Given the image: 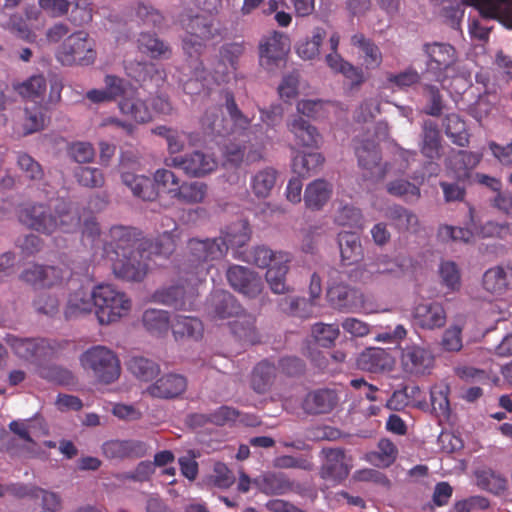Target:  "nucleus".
Returning a JSON list of instances; mask_svg holds the SVG:
<instances>
[{
	"instance_id": "de8ad7c7",
	"label": "nucleus",
	"mask_w": 512,
	"mask_h": 512,
	"mask_svg": "<svg viewBox=\"0 0 512 512\" xmlns=\"http://www.w3.org/2000/svg\"><path fill=\"white\" fill-rule=\"evenodd\" d=\"M225 109L230 118L229 127L232 134H243L251 126V119L247 117L238 107L234 94L230 91L225 92Z\"/></svg>"
},
{
	"instance_id": "4be33fe9",
	"label": "nucleus",
	"mask_w": 512,
	"mask_h": 512,
	"mask_svg": "<svg viewBox=\"0 0 512 512\" xmlns=\"http://www.w3.org/2000/svg\"><path fill=\"white\" fill-rule=\"evenodd\" d=\"M482 285L487 292L501 296L512 290V266L498 265L485 271Z\"/></svg>"
},
{
	"instance_id": "3c124183",
	"label": "nucleus",
	"mask_w": 512,
	"mask_h": 512,
	"mask_svg": "<svg viewBox=\"0 0 512 512\" xmlns=\"http://www.w3.org/2000/svg\"><path fill=\"white\" fill-rule=\"evenodd\" d=\"M126 74L139 83L163 81L164 71L151 62H131L125 66Z\"/></svg>"
},
{
	"instance_id": "f3484780",
	"label": "nucleus",
	"mask_w": 512,
	"mask_h": 512,
	"mask_svg": "<svg viewBox=\"0 0 512 512\" xmlns=\"http://www.w3.org/2000/svg\"><path fill=\"white\" fill-rule=\"evenodd\" d=\"M327 299L333 308L345 312H352L364 306L363 293L343 283L331 286L327 291Z\"/></svg>"
},
{
	"instance_id": "13d9d810",
	"label": "nucleus",
	"mask_w": 512,
	"mask_h": 512,
	"mask_svg": "<svg viewBox=\"0 0 512 512\" xmlns=\"http://www.w3.org/2000/svg\"><path fill=\"white\" fill-rule=\"evenodd\" d=\"M142 322L145 328L152 334L160 335L166 333L170 327L167 311L158 309H147L143 313Z\"/></svg>"
},
{
	"instance_id": "423d86ee",
	"label": "nucleus",
	"mask_w": 512,
	"mask_h": 512,
	"mask_svg": "<svg viewBox=\"0 0 512 512\" xmlns=\"http://www.w3.org/2000/svg\"><path fill=\"white\" fill-rule=\"evenodd\" d=\"M188 36L183 40V50L189 57L199 55L204 42L215 37L217 29L214 27V20L210 16L195 15L184 23Z\"/></svg>"
},
{
	"instance_id": "dca6fc26",
	"label": "nucleus",
	"mask_w": 512,
	"mask_h": 512,
	"mask_svg": "<svg viewBox=\"0 0 512 512\" xmlns=\"http://www.w3.org/2000/svg\"><path fill=\"white\" fill-rule=\"evenodd\" d=\"M322 454L325 456V462L320 469L321 478L334 483L345 480L351 468L345 451L340 448H329L323 449Z\"/></svg>"
},
{
	"instance_id": "aec40b11",
	"label": "nucleus",
	"mask_w": 512,
	"mask_h": 512,
	"mask_svg": "<svg viewBox=\"0 0 512 512\" xmlns=\"http://www.w3.org/2000/svg\"><path fill=\"white\" fill-rule=\"evenodd\" d=\"M287 129L294 135L297 145L307 148H319L322 136L318 129L300 115L287 120Z\"/></svg>"
},
{
	"instance_id": "09e8293b",
	"label": "nucleus",
	"mask_w": 512,
	"mask_h": 512,
	"mask_svg": "<svg viewBox=\"0 0 512 512\" xmlns=\"http://www.w3.org/2000/svg\"><path fill=\"white\" fill-rule=\"evenodd\" d=\"M128 371L138 380L149 382L157 377L160 373V366L155 361L143 357L133 356L127 363Z\"/></svg>"
},
{
	"instance_id": "72a5a7b5",
	"label": "nucleus",
	"mask_w": 512,
	"mask_h": 512,
	"mask_svg": "<svg viewBox=\"0 0 512 512\" xmlns=\"http://www.w3.org/2000/svg\"><path fill=\"white\" fill-rule=\"evenodd\" d=\"M171 198L184 204L202 203L207 194V185L203 182L192 181L179 183L177 187L168 189Z\"/></svg>"
},
{
	"instance_id": "a18cd8bd",
	"label": "nucleus",
	"mask_w": 512,
	"mask_h": 512,
	"mask_svg": "<svg viewBox=\"0 0 512 512\" xmlns=\"http://www.w3.org/2000/svg\"><path fill=\"white\" fill-rule=\"evenodd\" d=\"M341 260L344 265H352L362 258V246L359 236L353 232L343 231L338 234Z\"/></svg>"
},
{
	"instance_id": "a878e982",
	"label": "nucleus",
	"mask_w": 512,
	"mask_h": 512,
	"mask_svg": "<svg viewBox=\"0 0 512 512\" xmlns=\"http://www.w3.org/2000/svg\"><path fill=\"white\" fill-rule=\"evenodd\" d=\"M481 160L478 153L465 150H452L447 159L446 167L451 171L455 178L465 179L469 177V173L474 169Z\"/></svg>"
},
{
	"instance_id": "cd10ccee",
	"label": "nucleus",
	"mask_w": 512,
	"mask_h": 512,
	"mask_svg": "<svg viewBox=\"0 0 512 512\" xmlns=\"http://www.w3.org/2000/svg\"><path fill=\"white\" fill-rule=\"evenodd\" d=\"M118 108L123 115L132 118L138 123H146L152 119L150 109L139 96L136 88L128 91V95L119 100Z\"/></svg>"
},
{
	"instance_id": "f704fd0d",
	"label": "nucleus",
	"mask_w": 512,
	"mask_h": 512,
	"mask_svg": "<svg viewBox=\"0 0 512 512\" xmlns=\"http://www.w3.org/2000/svg\"><path fill=\"white\" fill-rule=\"evenodd\" d=\"M351 45L361 53L366 69H377L381 66L383 56L380 48L370 38L362 33H356L351 37Z\"/></svg>"
},
{
	"instance_id": "393cba45",
	"label": "nucleus",
	"mask_w": 512,
	"mask_h": 512,
	"mask_svg": "<svg viewBox=\"0 0 512 512\" xmlns=\"http://www.w3.org/2000/svg\"><path fill=\"white\" fill-rule=\"evenodd\" d=\"M121 179L123 184L131 190L132 194L143 201H154L159 196L155 183L148 176L122 170Z\"/></svg>"
},
{
	"instance_id": "e433bc0d",
	"label": "nucleus",
	"mask_w": 512,
	"mask_h": 512,
	"mask_svg": "<svg viewBox=\"0 0 512 512\" xmlns=\"http://www.w3.org/2000/svg\"><path fill=\"white\" fill-rule=\"evenodd\" d=\"M277 368L268 360L260 361L252 370L250 386L257 394L270 391L276 379Z\"/></svg>"
},
{
	"instance_id": "6ab92c4d",
	"label": "nucleus",
	"mask_w": 512,
	"mask_h": 512,
	"mask_svg": "<svg viewBox=\"0 0 512 512\" xmlns=\"http://www.w3.org/2000/svg\"><path fill=\"white\" fill-rule=\"evenodd\" d=\"M339 400V394L335 389H316L305 396L302 408L308 414H326L330 413L338 405Z\"/></svg>"
},
{
	"instance_id": "680f3d73",
	"label": "nucleus",
	"mask_w": 512,
	"mask_h": 512,
	"mask_svg": "<svg viewBox=\"0 0 512 512\" xmlns=\"http://www.w3.org/2000/svg\"><path fill=\"white\" fill-rule=\"evenodd\" d=\"M281 253L285 252L273 251L270 248L261 245L254 247L244 260L256 265L259 268L269 269L273 264L278 263V256Z\"/></svg>"
},
{
	"instance_id": "c756f323",
	"label": "nucleus",
	"mask_w": 512,
	"mask_h": 512,
	"mask_svg": "<svg viewBox=\"0 0 512 512\" xmlns=\"http://www.w3.org/2000/svg\"><path fill=\"white\" fill-rule=\"evenodd\" d=\"M393 357L383 348L370 347L364 350L357 359V365L362 370L380 372L392 367Z\"/></svg>"
},
{
	"instance_id": "f03ea898",
	"label": "nucleus",
	"mask_w": 512,
	"mask_h": 512,
	"mask_svg": "<svg viewBox=\"0 0 512 512\" xmlns=\"http://www.w3.org/2000/svg\"><path fill=\"white\" fill-rule=\"evenodd\" d=\"M226 253L225 243L217 238H191L187 243L188 264L183 268V272L191 278L193 285H199L208 273V264L222 259Z\"/></svg>"
},
{
	"instance_id": "c85d7f7f",
	"label": "nucleus",
	"mask_w": 512,
	"mask_h": 512,
	"mask_svg": "<svg viewBox=\"0 0 512 512\" xmlns=\"http://www.w3.org/2000/svg\"><path fill=\"white\" fill-rule=\"evenodd\" d=\"M103 454L108 459H125L141 457L145 453L143 442L134 440H110L102 446Z\"/></svg>"
},
{
	"instance_id": "37998d69",
	"label": "nucleus",
	"mask_w": 512,
	"mask_h": 512,
	"mask_svg": "<svg viewBox=\"0 0 512 512\" xmlns=\"http://www.w3.org/2000/svg\"><path fill=\"white\" fill-rule=\"evenodd\" d=\"M94 305L93 291L80 288L70 294L64 314L66 319L78 318L91 313Z\"/></svg>"
},
{
	"instance_id": "8fccbe9b",
	"label": "nucleus",
	"mask_w": 512,
	"mask_h": 512,
	"mask_svg": "<svg viewBox=\"0 0 512 512\" xmlns=\"http://www.w3.org/2000/svg\"><path fill=\"white\" fill-rule=\"evenodd\" d=\"M277 181V171L272 167H266L255 173L250 181L253 194L259 198H267Z\"/></svg>"
},
{
	"instance_id": "bb28decb",
	"label": "nucleus",
	"mask_w": 512,
	"mask_h": 512,
	"mask_svg": "<svg viewBox=\"0 0 512 512\" xmlns=\"http://www.w3.org/2000/svg\"><path fill=\"white\" fill-rule=\"evenodd\" d=\"M253 484L265 495H284L293 490V482L281 472L264 473Z\"/></svg>"
},
{
	"instance_id": "bf43d9fd",
	"label": "nucleus",
	"mask_w": 512,
	"mask_h": 512,
	"mask_svg": "<svg viewBox=\"0 0 512 512\" xmlns=\"http://www.w3.org/2000/svg\"><path fill=\"white\" fill-rule=\"evenodd\" d=\"M326 37V31L316 27L311 38H307L297 45V54L304 60H312L320 53V46Z\"/></svg>"
},
{
	"instance_id": "5fc2aeb1",
	"label": "nucleus",
	"mask_w": 512,
	"mask_h": 512,
	"mask_svg": "<svg viewBox=\"0 0 512 512\" xmlns=\"http://www.w3.org/2000/svg\"><path fill=\"white\" fill-rule=\"evenodd\" d=\"M398 455L396 445L389 439H380L377 445V450L372 451L367 455L370 463L377 467H389L392 465Z\"/></svg>"
},
{
	"instance_id": "4c0bfd02",
	"label": "nucleus",
	"mask_w": 512,
	"mask_h": 512,
	"mask_svg": "<svg viewBox=\"0 0 512 512\" xmlns=\"http://www.w3.org/2000/svg\"><path fill=\"white\" fill-rule=\"evenodd\" d=\"M290 261L291 255L289 253H281L278 256V263L273 264L266 272V281L271 291L275 294H284L290 291L285 283L286 274L289 270L288 263Z\"/></svg>"
},
{
	"instance_id": "4d7b16f0",
	"label": "nucleus",
	"mask_w": 512,
	"mask_h": 512,
	"mask_svg": "<svg viewBox=\"0 0 512 512\" xmlns=\"http://www.w3.org/2000/svg\"><path fill=\"white\" fill-rule=\"evenodd\" d=\"M178 238L179 232L177 229L163 232L154 242L146 246L148 255L156 254L168 257L175 251Z\"/></svg>"
},
{
	"instance_id": "a19ab883",
	"label": "nucleus",
	"mask_w": 512,
	"mask_h": 512,
	"mask_svg": "<svg viewBox=\"0 0 512 512\" xmlns=\"http://www.w3.org/2000/svg\"><path fill=\"white\" fill-rule=\"evenodd\" d=\"M251 238V228L247 220H238L228 225L217 239L225 243L229 248H240L245 246Z\"/></svg>"
},
{
	"instance_id": "052dcab7",
	"label": "nucleus",
	"mask_w": 512,
	"mask_h": 512,
	"mask_svg": "<svg viewBox=\"0 0 512 512\" xmlns=\"http://www.w3.org/2000/svg\"><path fill=\"white\" fill-rule=\"evenodd\" d=\"M16 162L23 176L29 181H40L44 177L41 164L25 152H17Z\"/></svg>"
},
{
	"instance_id": "ea45409f",
	"label": "nucleus",
	"mask_w": 512,
	"mask_h": 512,
	"mask_svg": "<svg viewBox=\"0 0 512 512\" xmlns=\"http://www.w3.org/2000/svg\"><path fill=\"white\" fill-rule=\"evenodd\" d=\"M13 89L23 99L39 103L46 93L47 81L43 74H36L22 82L14 83Z\"/></svg>"
},
{
	"instance_id": "58836bf2",
	"label": "nucleus",
	"mask_w": 512,
	"mask_h": 512,
	"mask_svg": "<svg viewBox=\"0 0 512 512\" xmlns=\"http://www.w3.org/2000/svg\"><path fill=\"white\" fill-rule=\"evenodd\" d=\"M213 313L216 318L226 319L238 316L243 309L235 297L224 290L215 291L210 299Z\"/></svg>"
},
{
	"instance_id": "f8f14e48",
	"label": "nucleus",
	"mask_w": 512,
	"mask_h": 512,
	"mask_svg": "<svg viewBox=\"0 0 512 512\" xmlns=\"http://www.w3.org/2000/svg\"><path fill=\"white\" fill-rule=\"evenodd\" d=\"M290 48L288 37L279 31L265 35L259 44L260 63L271 70L285 59Z\"/></svg>"
},
{
	"instance_id": "2eb2a0df",
	"label": "nucleus",
	"mask_w": 512,
	"mask_h": 512,
	"mask_svg": "<svg viewBox=\"0 0 512 512\" xmlns=\"http://www.w3.org/2000/svg\"><path fill=\"white\" fill-rule=\"evenodd\" d=\"M8 344L13 352L21 359L31 363H38L48 357L52 348L45 339L41 338H8Z\"/></svg>"
},
{
	"instance_id": "6e6d98bb",
	"label": "nucleus",
	"mask_w": 512,
	"mask_h": 512,
	"mask_svg": "<svg viewBox=\"0 0 512 512\" xmlns=\"http://www.w3.org/2000/svg\"><path fill=\"white\" fill-rule=\"evenodd\" d=\"M359 165L368 170L378 166L381 160L378 144L373 140L362 141L355 147Z\"/></svg>"
},
{
	"instance_id": "ddd939ff",
	"label": "nucleus",
	"mask_w": 512,
	"mask_h": 512,
	"mask_svg": "<svg viewBox=\"0 0 512 512\" xmlns=\"http://www.w3.org/2000/svg\"><path fill=\"white\" fill-rule=\"evenodd\" d=\"M230 286L248 298H256L264 288L261 276L253 270L240 265H232L226 272Z\"/></svg>"
},
{
	"instance_id": "0e129e2a",
	"label": "nucleus",
	"mask_w": 512,
	"mask_h": 512,
	"mask_svg": "<svg viewBox=\"0 0 512 512\" xmlns=\"http://www.w3.org/2000/svg\"><path fill=\"white\" fill-rule=\"evenodd\" d=\"M388 217L400 231H408L418 225V217L402 206L391 207L388 212Z\"/></svg>"
},
{
	"instance_id": "9d476101",
	"label": "nucleus",
	"mask_w": 512,
	"mask_h": 512,
	"mask_svg": "<svg viewBox=\"0 0 512 512\" xmlns=\"http://www.w3.org/2000/svg\"><path fill=\"white\" fill-rule=\"evenodd\" d=\"M434 355L430 349L415 343L407 344L401 348L400 365L408 375H425L434 365Z\"/></svg>"
},
{
	"instance_id": "5701e85b",
	"label": "nucleus",
	"mask_w": 512,
	"mask_h": 512,
	"mask_svg": "<svg viewBox=\"0 0 512 512\" xmlns=\"http://www.w3.org/2000/svg\"><path fill=\"white\" fill-rule=\"evenodd\" d=\"M467 5L474 6L483 18L497 19L511 24L512 0H462Z\"/></svg>"
},
{
	"instance_id": "412c9836",
	"label": "nucleus",
	"mask_w": 512,
	"mask_h": 512,
	"mask_svg": "<svg viewBox=\"0 0 512 512\" xmlns=\"http://www.w3.org/2000/svg\"><path fill=\"white\" fill-rule=\"evenodd\" d=\"M244 53V45L238 42L226 43L219 51V61L214 70L217 83L226 82L230 73L237 69L238 60Z\"/></svg>"
},
{
	"instance_id": "e2e57ef3",
	"label": "nucleus",
	"mask_w": 512,
	"mask_h": 512,
	"mask_svg": "<svg viewBox=\"0 0 512 512\" xmlns=\"http://www.w3.org/2000/svg\"><path fill=\"white\" fill-rule=\"evenodd\" d=\"M34 104L31 108H25V121L23 124L25 135L38 132L45 126V107L40 102Z\"/></svg>"
},
{
	"instance_id": "4468645a",
	"label": "nucleus",
	"mask_w": 512,
	"mask_h": 512,
	"mask_svg": "<svg viewBox=\"0 0 512 512\" xmlns=\"http://www.w3.org/2000/svg\"><path fill=\"white\" fill-rule=\"evenodd\" d=\"M167 166L177 167L191 177H201L212 172L217 162L209 155L194 151L184 156H176L165 161Z\"/></svg>"
},
{
	"instance_id": "7c9ffc66",
	"label": "nucleus",
	"mask_w": 512,
	"mask_h": 512,
	"mask_svg": "<svg viewBox=\"0 0 512 512\" xmlns=\"http://www.w3.org/2000/svg\"><path fill=\"white\" fill-rule=\"evenodd\" d=\"M476 485L493 495H502L508 489V480L490 467H479L473 472Z\"/></svg>"
},
{
	"instance_id": "603ef678",
	"label": "nucleus",
	"mask_w": 512,
	"mask_h": 512,
	"mask_svg": "<svg viewBox=\"0 0 512 512\" xmlns=\"http://www.w3.org/2000/svg\"><path fill=\"white\" fill-rule=\"evenodd\" d=\"M445 134L451 141L460 147L469 144V133L465 121L457 114L451 113L446 115L443 120Z\"/></svg>"
},
{
	"instance_id": "864d4df0",
	"label": "nucleus",
	"mask_w": 512,
	"mask_h": 512,
	"mask_svg": "<svg viewBox=\"0 0 512 512\" xmlns=\"http://www.w3.org/2000/svg\"><path fill=\"white\" fill-rule=\"evenodd\" d=\"M229 327L232 334L239 340L250 344L258 342L255 329V319L253 316L244 313V311L236 316L233 321L229 322Z\"/></svg>"
},
{
	"instance_id": "c9c22d12",
	"label": "nucleus",
	"mask_w": 512,
	"mask_h": 512,
	"mask_svg": "<svg viewBox=\"0 0 512 512\" xmlns=\"http://www.w3.org/2000/svg\"><path fill=\"white\" fill-rule=\"evenodd\" d=\"M332 185L324 179H316L307 185L304 192L305 206L313 211L321 210L332 195Z\"/></svg>"
},
{
	"instance_id": "0eeeda50",
	"label": "nucleus",
	"mask_w": 512,
	"mask_h": 512,
	"mask_svg": "<svg viewBox=\"0 0 512 512\" xmlns=\"http://www.w3.org/2000/svg\"><path fill=\"white\" fill-rule=\"evenodd\" d=\"M424 51L428 56L426 72L434 81L442 83L457 62L456 49L449 43L434 42L425 44Z\"/></svg>"
},
{
	"instance_id": "a211bd4d",
	"label": "nucleus",
	"mask_w": 512,
	"mask_h": 512,
	"mask_svg": "<svg viewBox=\"0 0 512 512\" xmlns=\"http://www.w3.org/2000/svg\"><path fill=\"white\" fill-rule=\"evenodd\" d=\"M187 389V379L177 373H167L150 384L145 393L152 398L171 400L182 395Z\"/></svg>"
},
{
	"instance_id": "79ce46f5",
	"label": "nucleus",
	"mask_w": 512,
	"mask_h": 512,
	"mask_svg": "<svg viewBox=\"0 0 512 512\" xmlns=\"http://www.w3.org/2000/svg\"><path fill=\"white\" fill-rule=\"evenodd\" d=\"M137 44L138 49L152 59H169L172 56V49L169 44L160 39L155 33H140Z\"/></svg>"
},
{
	"instance_id": "20e7f679",
	"label": "nucleus",
	"mask_w": 512,
	"mask_h": 512,
	"mask_svg": "<svg viewBox=\"0 0 512 512\" xmlns=\"http://www.w3.org/2000/svg\"><path fill=\"white\" fill-rule=\"evenodd\" d=\"M96 44L85 31L68 35L56 51V59L63 66H90L97 58Z\"/></svg>"
},
{
	"instance_id": "338daca9",
	"label": "nucleus",
	"mask_w": 512,
	"mask_h": 512,
	"mask_svg": "<svg viewBox=\"0 0 512 512\" xmlns=\"http://www.w3.org/2000/svg\"><path fill=\"white\" fill-rule=\"evenodd\" d=\"M279 307L282 312L300 318L309 317L312 309V303L305 298L285 297L280 300Z\"/></svg>"
},
{
	"instance_id": "9b49d317",
	"label": "nucleus",
	"mask_w": 512,
	"mask_h": 512,
	"mask_svg": "<svg viewBox=\"0 0 512 512\" xmlns=\"http://www.w3.org/2000/svg\"><path fill=\"white\" fill-rule=\"evenodd\" d=\"M185 285H174L158 290L154 293L155 302L172 306L175 309H190L197 296V286L193 285L191 278L184 274L182 277Z\"/></svg>"
},
{
	"instance_id": "2f4dec72",
	"label": "nucleus",
	"mask_w": 512,
	"mask_h": 512,
	"mask_svg": "<svg viewBox=\"0 0 512 512\" xmlns=\"http://www.w3.org/2000/svg\"><path fill=\"white\" fill-rule=\"evenodd\" d=\"M420 151L424 157L435 160L441 157V135L438 124L430 119L422 125Z\"/></svg>"
},
{
	"instance_id": "c03bdc74",
	"label": "nucleus",
	"mask_w": 512,
	"mask_h": 512,
	"mask_svg": "<svg viewBox=\"0 0 512 512\" xmlns=\"http://www.w3.org/2000/svg\"><path fill=\"white\" fill-rule=\"evenodd\" d=\"M171 329L176 340L199 339L203 334V324L191 316L177 315L171 323Z\"/></svg>"
},
{
	"instance_id": "49530a36",
	"label": "nucleus",
	"mask_w": 512,
	"mask_h": 512,
	"mask_svg": "<svg viewBox=\"0 0 512 512\" xmlns=\"http://www.w3.org/2000/svg\"><path fill=\"white\" fill-rule=\"evenodd\" d=\"M325 158L319 152L297 153L293 158L292 169L299 177L307 178L317 173Z\"/></svg>"
},
{
	"instance_id": "473e14b6",
	"label": "nucleus",
	"mask_w": 512,
	"mask_h": 512,
	"mask_svg": "<svg viewBox=\"0 0 512 512\" xmlns=\"http://www.w3.org/2000/svg\"><path fill=\"white\" fill-rule=\"evenodd\" d=\"M200 125L203 132L209 136H228L231 129L229 121L223 116L221 107L211 106L207 108L200 119Z\"/></svg>"
},
{
	"instance_id": "774afa93",
	"label": "nucleus",
	"mask_w": 512,
	"mask_h": 512,
	"mask_svg": "<svg viewBox=\"0 0 512 512\" xmlns=\"http://www.w3.org/2000/svg\"><path fill=\"white\" fill-rule=\"evenodd\" d=\"M335 222L340 226L362 229L363 215L359 208L352 205H344L337 211Z\"/></svg>"
},
{
	"instance_id": "7ed1b4c3",
	"label": "nucleus",
	"mask_w": 512,
	"mask_h": 512,
	"mask_svg": "<svg viewBox=\"0 0 512 512\" xmlns=\"http://www.w3.org/2000/svg\"><path fill=\"white\" fill-rule=\"evenodd\" d=\"M95 314L100 324L119 321L131 310V300L110 284H100L93 290Z\"/></svg>"
},
{
	"instance_id": "f257e3e1",
	"label": "nucleus",
	"mask_w": 512,
	"mask_h": 512,
	"mask_svg": "<svg viewBox=\"0 0 512 512\" xmlns=\"http://www.w3.org/2000/svg\"><path fill=\"white\" fill-rule=\"evenodd\" d=\"M19 222L44 235L60 231L72 233L81 225L79 211L69 201L61 200L54 208L47 203L26 202L17 210Z\"/></svg>"
},
{
	"instance_id": "b1692460",
	"label": "nucleus",
	"mask_w": 512,
	"mask_h": 512,
	"mask_svg": "<svg viewBox=\"0 0 512 512\" xmlns=\"http://www.w3.org/2000/svg\"><path fill=\"white\" fill-rule=\"evenodd\" d=\"M413 317L419 327L429 330L443 327L447 319L444 307L437 302L417 305Z\"/></svg>"
},
{
	"instance_id": "39448f33",
	"label": "nucleus",
	"mask_w": 512,
	"mask_h": 512,
	"mask_svg": "<svg viewBox=\"0 0 512 512\" xmlns=\"http://www.w3.org/2000/svg\"><path fill=\"white\" fill-rule=\"evenodd\" d=\"M81 364L90 369L94 377L101 383L110 384L116 381L121 372L120 362L116 354L105 346H93L81 355Z\"/></svg>"
},
{
	"instance_id": "69168bd1",
	"label": "nucleus",
	"mask_w": 512,
	"mask_h": 512,
	"mask_svg": "<svg viewBox=\"0 0 512 512\" xmlns=\"http://www.w3.org/2000/svg\"><path fill=\"white\" fill-rule=\"evenodd\" d=\"M387 191L393 196L403 198L406 202H415L421 196L418 186L403 179L388 183Z\"/></svg>"
},
{
	"instance_id": "6e6552de",
	"label": "nucleus",
	"mask_w": 512,
	"mask_h": 512,
	"mask_svg": "<svg viewBox=\"0 0 512 512\" xmlns=\"http://www.w3.org/2000/svg\"><path fill=\"white\" fill-rule=\"evenodd\" d=\"M112 261V270L117 278L139 282L148 271L147 249L131 250L129 253L108 258Z\"/></svg>"
},
{
	"instance_id": "1a4fd4ad",
	"label": "nucleus",
	"mask_w": 512,
	"mask_h": 512,
	"mask_svg": "<svg viewBox=\"0 0 512 512\" xmlns=\"http://www.w3.org/2000/svg\"><path fill=\"white\" fill-rule=\"evenodd\" d=\"M109 235L110 241L106 242L103 247L104 255L107 258L120 256L129 253L131 250L147 249L146 243H138L141 234L135 228L121 225L113 226Z\"/></svg>"
}]
</instances>
